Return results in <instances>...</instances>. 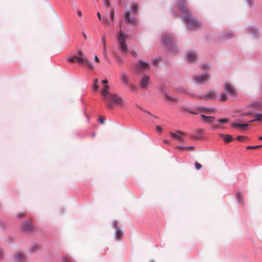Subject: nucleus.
<instances>
[{
	"label": "nucleus",
	"mask_w": 262,
	"mask_h": 262,
	"mask_svg": "<svg viewBox=\"0 0 262 262\" xmlns=\"http://www.w3.org/2000/svg\"><path fill=\"white\" fill-rule=\"evenodd\" d=\"M103 87L101 89V96L106 105L110 108L113 107L114 105L122 106L124 100L122 98L115 93L110 92V86L107 80L102 81Z\"/></svg>",
	"instance_id": "obj_1"
},
{
	"label": "nucleus",
	"mask_w": 262,
	"mask_h": 262,
	"mask_svg": "<svg viewBox=\"0 0 262 262\" xmlns=\"http://www.w3.org/2000/svg\"><path fill=\"white\" fill-rule=\"evenodd\" d=\"M178 8L182 13L184 21L190 29H195L201 26V23L199 20L194 19L189 12V10L186 6L185 1L178 0V5L176 8Z\"/></svg>",
	"instance_id": "obj_2"
},
{
	"label": "nucleus",
	"mask_w": 262,
	"mask_h": 262,
	"mask_svg": "<svg viewBox=\"0 0 262 262\" xmlns=\"http://www.w3.org/2000/svg\"><path fill=\"white\" fill-rule=\"evenodd\" d=\"M128 35L125 34L121 30L118 32L117 40L119 45V48L122 53H126L128 51V47L126 43Z\"/></svg>",
	"instance_id": "obj_3"
},
{
	"label": "nucleus",
	"mask_w": 262,
	"mask_h": 262,
	"mask_svg": "<svg viewBox=\"0 0 262 262\" xmlns=\"http://www.w3.org/2000/svg\"><path fill=\"white\" fill-rule=\"evenodd\" d=\"M162 41L164 42L170 52H174L177 50L175 41L169 34H164L162 37Z\"/></svg>",
	"instance_id": "obj_4"
},
{
	"label": "nucleus",
	"mask_w": 262,
	"mask_h": 262,
	"mask_svg": "<svg viewBox=\"0 0 262 262\" xmlns=\"http://www.w3.org/2000/svg\"><path fill=\"white\" fill-rule=\"evenodd\" d=\"M210 79V75L208 72L205 71L203 73L196 75L194 77V80L198 84H203L208 81Z\"/></svg>",
	"instance_id": "obj_5"
},
{
	"label": "nucleus",
	"mask_w": 262,
	"mask_h": 262,
	"mask_svg": "<svg viewBox=\"0 0 262 262\" xmlns=\"http://www.w3.org/2000/svg\"><path fill=\"white\" fill-rule=\"evenodd\" d=\"M224 90L231 96L235 97L237 92L233 86L228 82H225L223 83Z\"/></svg>",
	"instance_id": "obj_6"
},
{
	"label": "nucleus",
	"mask_w": 262,
	"mask_h": 262,
	"mask_svg": "<svg viewBox=\"0 0 262 262\" xmlns=\"http://www.w3.org/2000/svg\"><path fill=\"white\" fill-rule=\"evenodd\" d=\"M199 98L204 100H216L217 94L214 91H209L205 94L199 96Z\"/></svg>",
	"instance_id": "obj_7"
},
{
	"label": "nucleus",
	"mask_w": 262,
	"mask_h": 262,
	"mask_svg": "<svg viewBox=\"0 0 262 262\" xmlns=\"http://www.w3.org/2000/svg\"><path fill=\"white\" fill-rule=\"evenodd\" d=\"M134 65L137 72H139L140 71H147L150 68L148 63L144 62L142 60H139L137 63H135Z\"/></svg>",
	"instance_id": "obj_8"
},
{
	"label": "nucleus",
	"mask_w": 262,
	"mask_h": 262,
	"mask_svg": "<svg viewBox=\"0 0 262 262\" xmlns=\"http://www.w3.org/2000/svg\"><path fill=\"white\" fill-rule=\"evenodd\" d=\"M124 18L125 21L129 24L136 25L138 22V20L134 16H131L130 12L128 10L124 12Z\"/></svg>",
	"instance_id": "obj_9"
},
{
	"label": "nucleus",
	"mask_w": 262,
	"mask_h": 262,
	"mask_svg": "<svg viewBox=\"0 0 262 262\" xmlns=\"http://www.w3.org/2000/svg\"><path fill=\"white\" fill-rule=\"evenodd\" d=\"M150 79L149 76L145 74L143 75L140 81V85L142 89L147 90L148 89Z\"/></svg>",
	"instance_id": "obj_10"
},
{
	"label": "nucleus",
	"mask_w": 262,
	"mask_h": 262,
	"mask_svg": "<svg viewBox=\"0 0 262 262\" xmlns=\"http://www.w3.org/2000/svg\"><path fill=\"white\" fill-rule=\"evenodd\" d=\"M26 256L25 254L21 252H16L14 255V262H26Z\"/></svg>",
	"instance_id": "obj_11"
},
{
	"label": "nucleus",
	"mask_w": 262,
	"mask_h": 262,
	"mask_svg": "<svg viewBox=\"0 0 262 262\" xmlns=\"http://www.w3.org/2000/svg\"><path fill=\"white\" fill-rule=\"evenodd\" d=\"M185 134V133L184 132H182L179 130H177L176 133H173L172 132H171L170 133V135L173 138L181 142L185 141V139L182 136V135H184Z\"/></svg>",
	"instance_id": "obj_12"
},
{
	"label": "nucleus",
	"mask_w": 262,
	"mask_h": 262,
	"mask_svg": "<svg viewBox=\"0 0 262 262\" xmlns=\"http://www.w3.org/2000/svg\"><path fill=\"white\" fill-rule=\"evenodd\" d=\"M186 59L190 62H193L197 59V53L193 51H189L186 53Z\"/></svg>",
	"instance_id": "obj_13"
},
{
	"label": "nucleus",
	"mask_w": 262,
	"mask_h": 262,
	"mask_svg": "<svg viewBox=\"0 0 262 262\" xmlns=\"http://www.w3.org/2000/svg\"><path fill=\"white\" fill-rule=\"evenodd\" d=\"M121 81L125 85L129 83L130 76L125 72L122 71L120 74Z\"/></svg>",
	"instance_id": "obj_14"
},
{
	"label": "nucleus",
	"mask_w": 262,
	"mask_h": 262,
	"mask_svg": "<svg viewBox=\"0 0 262 262\" xmlns=\"http://www.w3.org/2000/svg\"><path fill=\"white\" fill-rule=\"evenodd\" d=\"M75 59L77 60V61L78 62L85 64L90 70H92L94 69V66H93L92 63L90 62L89 60H85L82 57H81V58L76 57Z\"/></svg>",
	"instance_id": "obj_15"
},
{
	"label": "nucleus",
	"mask_w": 262,
	"mask_h": 262,
	"mask_svg": "<svg viewBox=\"0 0 262 262\" xmlns=\"http://www.w3.org/2000/svg\"><path fill=\"white\" fill-rule=\"evenodd\" d=\"M231 125L232 127L239 129H246L248 126V124H239L234 122L232 123Z\"/></svg>",
	"instance_id": "obj_16"
},
{
	"label": "nucleus",
	"mask_w": 262,
	"mask_h": 262,
	"mask_svg": "<svg viewBox=\"0 0 262 262\" xmlns=\"http://www.w3.org/2000/svg\"><path fill=\"white\" fill-rule=\"evenodd\" d=\"M114 225L116 227L115 233V237L116 238L119 239V238H121V237H122L123 232H122V230L117 226L116 223H114Z\"/></svg>",
	"instance_id": "obj_17"
},
{
	"label": "nucleus",
	"mask_w": 262,
	"mask_h": 262,
	"mask_svg": "<svg viewBox=\"0 0 262 262\" xmlns=\"http://www.w3.org/2000/svg\"><path fill=\"white\" fill-rule=\"evenodd\" d=\"M101 42L103 45V54L104 56L106 57V43L104 35L101 36Z\"/></svg>",
	"instance_id": "obj_18"
},
{
	"label": "nucleus",
	"mask_w": 262,
	"mask_h": 262,
	"mask_svg": "<svg viewBox=\"0 0 262 262\" xmlns=\"http://www.w3.org/2000/svg\"><path fill=\"white\" fill-rule=\"evenodd\" d=\"M250 105L254 108L258 109L262 108V102L260 101H254L251 103Z\"/></svg>",
	"instance_id": "obj_19"
},
{
	"label": "nucleus",
	"mask_w": 262,
	"mask_h": 262,
	"mask_svg": "<svg viewBox=\"0 0 262 262\" xmlns=\"http://www.w3.org/2000/svg\"><path fill=\"white\" fill-rule=\"evenodd\" d=\"M201 117L204 119V121L206 123H211L215 119L214 117L206 116L204 115H201Z\"/></svg>",
	"instance_id": "obj_20"
},
{
	"label": "nucleus",
	"mask_w": 262,
	"mask_h": 262,
	"mask_svg": "<svg viewBox=\"0 0 262 262\" xmlns=\"http://www.w3.org/2000/svg\"><path fill=\"white\" fill-rule=\"evenodd\" d=\"M221 136L222 137V139L224 141H225V142H227V143L230 142L232 139V136L229 135L222 134V135H221Z\"/></svg>",
	"instance_id": "obj_21"
},
{
	"label": "nucleus",
	"mask_w": 262,
	"mask_h": 262,
	"mask_svg": "<svg viewBox=\"0 0 262 262\" xmlns=\"http://www.w3.org/2000/svg\"><path fill=\"white\" fill-rule=\"evenodd\" d=\"M22 228L26 231H30L32 228V225L30 222H25L23 224Z\"/></svg>",
	"instance_id": "obj_22"
},
{
	"label": "nucleus",
	"mask_w": 262,
	"mask_h": 262,
	"mask_svg": "<svg viewBox=\"0 0 262 262\" xmlns=\"http://www.w3.org/2000/svg\"><path fill=\"white\" fill-rule=\"evenodd\" d=\"M98 89H99L98 80L97 79H95L93 82L92 90L94 91H97L98 90Z\"/></svg>",
	"instance_id": "obj_23"
},
{
	"label": "nucleus",
	"mask_w": 262,
	"mask_h": 262,
	"mask_svg": "<svg viewBox=\"0 0 262 262\" xmlns=\"http://www.w3.org/2000/svg\"><path fill=\"white\" fill-rule=\"evenodd\" d=\"M228 99V96L225 93H222L220 94L219 100L220 101H226Z\"/></svg>",
	"instance_id": "obj_24"
},
{
	"label": "nucleus",
	"mask_w": 262,
	"mask_h": 262,
	"mask_svg": "<svg viewBox=\"0 0 262 262\" xmlns=\"http://www.w3.org/2000/svg\"><path fill=\"white\" fill-rule=\"evenodd\" d=\"M139 5L137 3H134L133 4V5L131 7V10L133 11V12L135 14L137 13L138 8Z\"/></svg>",
	"instance_id": "obj_25"
},
{
	"label": "nucleus",
	"mask_w": 262,
	"mask_h": 262,
	"mask_svg": "<svg viewBox=\"0 0 262 262\" xmlns=\"http://www.w3.org/2000/svg\"><path fill=\"white\" fill-rule=\"evenodd\" d=\"M126 86L128 88L129 91L132 92H134L136 89V86L134 84L130 82L126 85Z\"/></svg>",
	"instance_id": "obj_26"
},
{
	"label": "nucleus",
	"mask_w": 262,
	"mask_h": 262,
	"mask_svg": "<svg viewBox=\"0 0 262 262\" xmlns=\"http://www.w3.org/2000/svg\"><path fill=\"white\" fill-rule=\"evenodd\" d=\"M254 117H256V120L257 121H262V114L255 113L254 114Z\"/></svg>",
	"instance_id": "obj_27"
},
{
	"label": "nucleus",
	"mask_w": 262,
	"mask_h": 262,
	"mask_svg": "<svg viewBox=\"0 0 262 262\" xmlns=\"http://www.w3.org/2000/svg\"><path fill=\"white\" fill-rule=\"evenodd\" d=\"M243 195L241 192H238L236 194V199L239 202H241L243 200Z\"/></svg>",
	"instance_id": "obj_28"
},
{
	"label": "nucleus",
	"mask_w": 262,
	"mask_h": 262,
	"mask_svg": "<svg viewBox=\"0 0 262 262\" xmlns=\"http://www.w3.org/2000/svg\"><path fill=\"white\" fill-rule=\"evenodd\" d=\"M164 96H165V99H167V100H169V101H176V98H172L171 97L168 95L167 94H165Z\"/></svg>",
	"instance_id": "obj_29"
},
{
	"label": "nucleus",
	"mask_w": 262,
	"mask_h": 262,
	"mask_svg": "<svg viewBox=\"0 0 262 262\" xmlns=\"http://www.w3.org/2000/svg\"><path fill=\"white\" fill-rule=\"evenodd\" d=\"M200 67L202 70H206L209 68V66L207 64H202Z\"/></svg>",
	"instance_id": "obj_30"
},
{
	"label": "nucleus",
	"mask_w": 262,
	"mask_h": 262,
	"mask_svg": "<svg viewBox=\"0 0 262 262\" xmlns=\"http://www.w3.org/2000/svg\"><path fill=\"white\" fill-rule=\"evenodd\" d=\"M200 109H202L203 110L206 111H211V112L215 111V109L214 108L201 107Z\"/></svg>",
	"instance_id": "obj_31"
},
{
	"label": "nucleus",
	"mask_w": 262,
	"mask_h": 262,
	"mask_svg": "<svg viewBox=\"0 0 262 262\" xmlns=\"http://www.w3.org/2000/svg\"><path fill=\"white\" fill-rule=\"evenodd\" d=\"M221 124H225L228 122V120L226 119H220L217 120Z\"/></svg>",
	"instance_id": "obj_32"
},
{
	"label": "nucleus",
	"mask_w": 262,
	"mask_h": 262,
	"mask_svg": "<svg viewBox=\"0 0 262 262\" xmlns=\"http://www.w3.org/2000/svg\"><path fill=\"white\" fill-rule=\"evenodd\" d=\"M116 62L119 64V63H123V59L119 57V56H117L116 58Z\"/></svg>",
	"instance_id": "obj_33"
},
{
	"label": "nucleus",
	"mask_w": 262,
	"mask_h": 262,
	"mask_svg": "<svg viewBox=\"0 0 262 262\" xmlns=\"http://www.w3.org/2000/svg\"><path fill=\"white\" fill-rule=\"evenodd\" d=\"M110 17L111 19L114 20V11L113 9H111L110 12Z\"/></svg>",
	"instance_id": "obj_34"
},
{
	"label": "nucleus",
	"mask_w": 262,
	"mask_h": 262,
	"mask_svg": "<svg viewBox=\"0 0 262 262\" xmlns=\"http://www.w3.org/2000/svg\"><path fill=\"white\" fill-rule=\"evenodd\" d=\"M130 54L134 58H137L138 56L137 53L135 51H131Z\"/></svg>",
	"instance_id": "obj_35"
},
{
	"label": "nucleus",
	"mask_w": 262,
	"mask_h": 262,
	"mask_svg": "<svg viewBox=\"0 0 262 262\" xmlns=\"http://www.w3.org/2000/svg\"><path fill=\"white\" fill-rule=\"evenodd\" d=\"M103 2H104V5L107 8V7H111V4L108 1V0H103Z\"/></svg>",
	"instance_id": "obj_36"
},
{
	"label": "nucleus",
	"mask_w": 262,
	"mask_h": 262,
	"mask_svg": "<svg viewBox=\"0 0 262 262\" xmlns=\"http://www.w3.org/2000/svg\"><path fill=\"white\" fill-rule=\"evenodd\" d=\"M102 20L104 24H106L109 25L111 24L110 21L108 20V19L107 18H102Z\"/></svg>",
	"instance_id": "obj_37"
},
{
	"label": "nucleus",
	"mask_w": 262,
	"mask_h": 262,
	"mask_svg": "<svg viewBox=\"0 0 262 262\" xmlns=\"http://www.w3.org/2000/svg\"><path fill=\"white\" fill-rule=\"evenodd\" d=\"M260 147V146H248L247 147V149H257Z\"/></svg>",
	"instance_id": "obj_38"
},
{
	"label": "nucleus",
	"mask_w": 262,
	"mask_h": 262,
	"mask_svg": "<svg viewBox=\"0 0 262 262\" xmlns=\"http://www.w3.org/2000/svg\"><path fill=\"white\" fill-rule=\"evenodd\" d=\"M195 166L196 169L198 170H199L202 167L201 164L199 163L198 162L195 163Z\"/></svg>",
	"instance_id": "obj_39"
},
{
	"label": "nucleus",
	"mask_w": 262,
	"mask_h": 262,
	"mask_svg": "<svg viewBox=\"0 0 262 262\" xmlns=\"http://www.w3.org/2000/svg\"><path fill=\"white\" fill-rule=\"evenodd\" d=\"M245 138H246V137L243 136H238L236 137L237 140L238 141H243Z\"/></svg>",
	"instance_id": "obj_40"
},
{
	"label": "nucleus",
	"mask_w": 262,
	"mask_h": 262,
	"mask_svg": "<svg viewBox=\"0 0 262 262\" xmlns=\"http://www.w3.org/2000/svg\"><path fill=\"white\" fill-rule=\"evenodd\" d=\"M156 130L157 132L161 133L162 130V128L159 125L156 126Z\"/></svg>",
	"instance_id": "obj_41"
},
{
	"label": "nucleus",
	"mask_w": 262,
	"mask_h": 262,
	"mask_svg": "<svg viewBox=\"0 0 262 262\" xmlns=\"http://www.w3.org/2000/svg\"><path fill=\"white\" fill-rule=\"evenodd\" d=\"M77 54L78 55V56L77 57H78V58L82 57V56L83 55V53H82V52L81 51H78V52H77Z\"/></svg>",
	"instance_id": "obj_42"
},
{
	"label": "nucleus",
	"mask_w": 262,
	"mask_h": 262,
	"mask_svg": "<svg viewBox=\"0 0 262 262\" xmlns=\"http://www.w3.org/2000/svg\"><path fill=\"white\" fill-rule=\"evenodd\" d=\"M77 14L79 16L81 17L82 16V12L81 11L78 10L76 11Z\"/></svg>",
	"instance_id": "obj_43"
},
{
	"label": "nucleus",
	"mask_w": 262,
	"mask_h": 262,
	"mask_svg": "<svg viewBox=\"0 0 262 262\" xmlns=\"http://www.w3.org/2000/svg\"><path fill=\"white\" fill-rule=\"evenodd\" d=\"M24 216V213H20L17 214V217L19 218H21Z\"/></svg>",
	"instance_id": "obj_44"
},
{
	"label": "nucleus",
	"mask_w": 262,
	"mask_h": 262,
	"mask_svg": "<svg viewBox=\"0 0 262 262\" xmlns=\"http://www.w3.org/2000/svg\"><path fill=\"white\" fill-rule=\"evenodd\" d=\"M94 60L96 62H99V59L96 55L94 57Z\"/></svg>",
	"instance_id": "obj_45"
},
{
	"label": "nucleus",
	"mask_w": 262,
	"mask_h": 262,
	"mask_svg": "<svg viewBox=\"0 0 262 262\" xmlns=\"http://www.w3.org/2000/svg\"><path fill=\"white\" fill-rule=\"evenodd\" d=\"M68 60L70 62H74L75 61V58L73 57L69 58Z\"/></svg>",
	"instance_id": "obj_46"
},
{
	"label": "nucleus",
	"mask_w": 262,
	"mask_h": 262,
	"mask_svg": "<svg viewBox=\"0 0 262 262\" xmlns=\"http://www.w3.org/2000/svg\"><path fill=\"white\" fill-rule=\"evenodd\" d=\"M3 257V252L1 249H0V259Z\"/></svg>",
	"instance_id": "obj_47"
},
{
	"label": "nucleus",
	"mask_w": 262,
	"mask_h": 262,
	"mask_svg": "<svg viewBox=\"0 0 262 262\" xmlns=\"http://www.w3.org/2000/svg\"><path fill=\"white\" fill-rule=\"evenodd\" d=\"M62 262H70V261L67 258H62Z\"/></svg>",
	"instance_id": "obj_48"
},
{
	"label": "nucleus",
	"mask_w": 262,
	"mask_h": 262,
	"mask_svg": "<svg viewBox=\"0 0 262 262\" xmlns=\"http://www.w3.org/2000/svg\"><path fill=\"white\" fill-rule=\"evenodd\" d=\"M186 149H193L194 148V146H187V147H186Z\"/></svg>",
	"instance_id": "obj_49"
},
{
	"label": "nucleus",
	"mask_w": 262,
	"mask_h": 262,
	"mask_svg": "<svg viewBox=\"0 0 262 262\" xmlns=\"http://www.w3.org/2000/svg\"><path fill=\"white\" fill-rule=\"evenodd\" d=\"M97 15L98 18H99V19L101 20V17L100 13L99 12H98L97 14Z\"/></svg>",
	"instance_id": "obj_50"
},
{
	"label": "nucleus",
	"mask_w": 262,
	"mask_h": 262,
	"mask_svg": "<svg viewBox=\"0 0 262 262\" xmlns=\"http://www.w3.org/2000/svg\"><path fill=\"white\" fill-rule=\"evenodd\" d=\"M158 61V59H155L152 61V63H153L154 64H156Z\"/></svg>",
	"instance_id": "obj_51"
},
{
	"label": "nucleus",
	"mask_w": 262,
	"mask_h": 262,
	"mask_svg": "<svg viewBox=\"0 0 262 262\" xmlns=\"http://www.w3.org/2000/svg\"><path fill=\"white\" fill-rule=\"evenodd\" d=\"M177 148L179 149H184L186 148V147L178 146H177Z\"/></svg>",
	"instance_id": "obj_52"
},
{
	"label": "nucleus",
	"mask_w": 262,
	"mask_h": 262,
	"mask_svg": "<svg viewBox=\"0 0 262 262\" xmlns=\"http://www.w3.org/2000/svg\"><path fill=\"white\" fill-rule=\"evenodd\" d=\"M99 121L101 123L103 124L104 123V120H103L102 118H100L99 119Z\"/></svg>",
	"instance_id": "obj_53"
},
{
	"label": "nucleus",
	"mask_w": 262,
	"mask_h": 262,
	"mask_svg": "<svg viewBox=\"0 0 262 262\" xmlns=\"http://www.w3.org/2000/svg\"><path fill=\"white\" fill-rule=\"evenodd\" d=\"M164 143H165L166 144H169L170 143V141L168 140H164Z\"/></svg>",
	"instance_id": "obj_54"
},
{
	"label": "nucleus",
	"mask_w": 262,
	"mask_h": 262,
	"mask_svg": "<svg viewBox=\"0 0 262 262\" xmlns=\"http://www.w3.org/2000/svg\"><path fill=\"white\" fill-rule=\"evenodd\" d=\"M247 2H248V3L249 4H252V3L253 2V1H251V0H247Z\"/></svg>",
	"instance_id": "obj_55"
},
{
	"label": "nucleus",
	"mask_w": 262,
	"mask_h": 262,
	"mask_svg": "<svg viewBox=\"0 0 262 262\" xmlns=\"http://www.w3.org/2000/svg\"><path fill=\"white\" fill-rule=\"evenodd\" d=\"M82 35H83V37L85 38V39H86V38H87L86 35H85V34L84 32L82 33Z\"/></svg>",
	"instance_id": "obj_56"
},
{
	"label": "nucleus",
	"mask_w": 262,
	"mask_h": 262,
	"mask_svg": "<svg viewBox=\"0 0 262 262\" xmlns=\"http://www.w3.org/2000/svg\"><path fill=\"white\" fill-rule=\"evenodd\" d=\"M254 121H257L256 120V118L254 119L251 120V121H249V122H254Z\"/></svg>",
	"instance_id": "obj_57"
},
{
	"label": "nucleus",
	"mask_w": 262,
	"mask_h": 262,
	"mask_svg": "<svg viewBox=\"0 0 262 262\" xmlns=\"http://www.w3.org/2000/svg\"><path fill=\"white\" fill-rule=\"evenodd\" d=\"M251 114L250 112H248V113H245L244 114L245 115H246V116H248V115H249L250 114Z\"/></svg>",
	"instance_id": "obj_58"
},
{
	"label": "nucleus",
	"mask_w": 262,
	"mask_h": 262,
	"mask_svg": "<svg viewBox=\"0 0 262 262\" xmlns=\"http://www.w3.org/2000/svg\"><path fill=\"white\" fill-rule=\"evenodd\" d=\"M213 127L214 129H216L217 128V126L215 125H213Z\"/></svg>",
	"instance_id": "obj_59"
},
{
	"label": "nucleus",
	"mask_w": 262,
	"mask_h": 262,
	"mask_svg": "<svg viewBox=\"0 0 262 262\" xmlns=\"http://www.w3.org/2000/svg\"><path fill=\"white\" fill-rule=\"evenodd\" d=\"M182 92H183V93H186V94H187V95H189V94H187L185 91H182Z\"/></svg>",
	"instance_id": "obj_60"
},
{
	"label": "nucleus",
	"mask_w": 262,
	"mask_h": 262,
	"mask_svg": "<svg viewBox=\"0 0 262 262\" xmlns=\"http://www.w3.org/2000/svg\"><path fill=\"white\" fill-rule=\"evenodd\" d=\"M190 113H192V114H196V113L194 112H189Z\"/></svg>",
	"instance_id": "obj_61"
},
{
	"label": "nucleus",
	"mask_w": 262,
	"mask_h": 262,
	"mask_svg": "<svg viewBox=\"0 0 262 262\" xmlns=\"http://www.w3.org/2000/svg\"><path fill=\"white\" fill-rule=\"evenodd\" d=\"M258 139L262 140V136H260L258 138Z\"/></svg>",
	"instance_id": "obj_62"
},
{
	"label": "nucleus",
	"mask_w": 262,
	"mask_h": 262,
	"mask_svg": "<svg viewBox=\"0 0 262 262\" xmlns=\"http://www.w3.org/2000/svg\"><path fill=\"white\" fill-rule=\"evenodd\" d=\"M260 147H262V144H261V145H260Z\"/></svg>",
	"instance_id": "obj_63"
}]
</instances>
